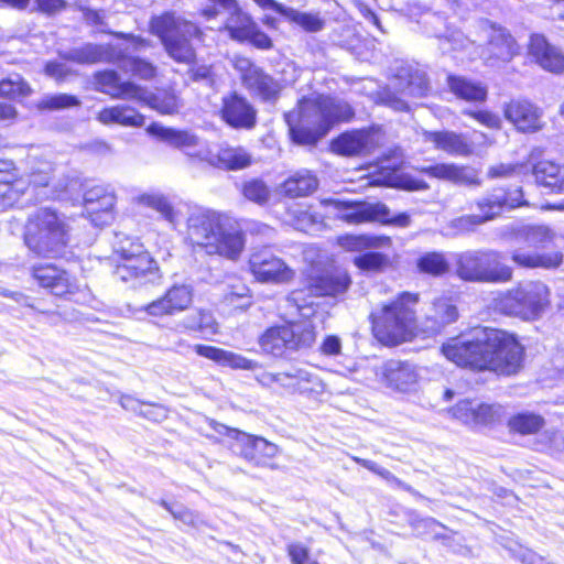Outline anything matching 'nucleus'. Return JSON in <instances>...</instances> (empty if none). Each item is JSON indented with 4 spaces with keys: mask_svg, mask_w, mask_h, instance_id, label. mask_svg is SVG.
<instances>
[{
    "mask_svg": "<svg viewBox=\"0 0 564 564\" xmlns=\"http://www.w3.org/2000/svg\"><path fill=\"white\" fill-rule=\"evenodd\" d=\"M352 116L350 107L336 102L327 96L303 97L299 110L284 113L292 141L302 145H314L340 120Z\"/></svg>",
    "mask_w": 564,
    "mask_h": 564,
    "instance_id": "2",
    "label": "nucleus"
},
{
    "mask_svg": "<svg viewBox=\"0 0 564 564\" xmlns=\"http://www.w3.org/2000/svg\"><path fill=\"white\" fill-rule=\"evenodd\" d=\"M31 93L30 86L17 75L0 82V96L8 98L24 97Z\"/></svg>",
    "mask_w": 564,
    "mask_h": 564,
    "instance_id": "55",
    "label": "nucleus"
},
{
    "mask_svg": "<svg viewBox=\"0 0 564 564\" xmlns=\"http://www.w3.org/2000/svg\"><path fill=\"white\" fill-rule=\"evenodd\" d=\"M110 51V45L86 43L83 46L61 52L59 56L65 61L77 64H96L99 62H113L115 56Z\"/></svg>",
    "mask_w": 564,
    "mask_h": 564,
    "instance_id": "35",
    "label": "nucleus"
},
{
    "mask_svg": "<svg viewBox=\"0 0 564 564\" xmlns=\"http://www.w3.org/2000/svg\"><path fill=\"white\" fill-rule=\"evenodd\" d=\"M32 276L41 288L55 296H66L77 291L75 279L67 271L52 263L33 265Z\"/></svg>",
    "mask_w": 564,
    "mask_h": 564,
    "instance_id": "22",
    "label": "nucleus"
},
{
    "mask_svg": "<svg viewBox=\"0 0 564 564\" xmlns=\"http://www.w3.org/2000/svg\"><path fill=\"white\" fill-rule=\"evenodd\" d=\"M224 302L236 310L245 311L251 306L252 296L249 288L245 283L237 281L227 286Z\"/></svg>",
    "mask_w": 564,
    "mask_h": 564,
    "instance_id": "51",
    "label": "nucleus"
},
{
    "mask_svg": "<svg viewBox=\"0 0 564 564\" xmlns=\"http://www.w3.org/2000/svg\"><path fill=\"white\" fill-rule=\"evenodd\" d=\"M371 135L365 130H355L340 134L334 142L333 149L341 155H358L368 150Z\"/></svg>",
    "mask_w": 564,
    "mask_h": 564,
    "instance_id": "43",
    "label": "nucleus"
},
{
    "mask_svg": "<svg viewBox=\"0 0 564 564\" xmlns=\"http://www.w3.org/2000/svg\"><path fill=\"white\" fill-rule=\"evenodd\" d=\"M113 63H117L118 67L124 73L143 80H150L156 75V67L151 62L138 56L122 55L119 53L115 57Z\"/></svg>",
    "mask_w": 564,
    "mask_h": 564,
    "instance_id": "46",
    "label": "nucleus"
},
{
    "mask_svg": "<svg viewBox=\"0 0 564 564\" xmlns=\"http://www.w3.org/2000/svg\"><path fill=\"white\" fill-rule=\"evenodd\" d=\"M425 173L432 177L448 181L457 185H480L475 171L467 166L454 163H438L425 169Z\"/></svg>",
    "mask_w": 564,
    "mask_h": 564,
    "instance_id": "34",
    "label": "nucleus"
},
{
    "mask_svg": "<svg viewBox=\"0 0 564 564\" xmlns=\"http://www.w3.org/2000/svg\"><path fill=\"white\" fill-rule=\"evenodd\" d=\"M96 89L109 95L113 99L133 100L141 97V86L133 82H121L120 76L115 70L97 72L94 76Z\"/></svg>",
    "mask_w": 564,
    "mask_h": 564,
    "instance_id": "26",
    "label": "nucleus"
},
{
    "mask_svg": "<svg viewBox=\"0 0 564 564\" xmlns=\"http://www.w3.org/2000/svg\"><path fill=\"white\" fill-rule=\"evenodd\" d=\"M466 115L475 118L481 124L490 128V129H500L502 121L500 117L494 112L487 110H478V111H465Z\"/></svg>",
    "mask_w": 564,
    "mask_h": 564,
    "instance_id": "61",
    "label": "nucleus"
},
{
    "mask_svg": "<svg viewBox=\"0 0 564 564\" xmlns=\"http://www.w3.org/2000/svg\"><path fill=\"white\" fill-rule=\"evenodd\" d=\"M549 288L540 281L519 283L494 299L495 308L508 316L523 321H534L541 317L550 303Z\"/></svg>",
    "mask_w": 564,
    "mask_h": 564,
    "instance_id": "7",
    "label": "nucleus"
},
{
    "mask_svg": "<svg viewBox=\"0 0 564 564\" xmlns=\"http://www.w3.org/2000/svg\"><path fill=\"white\" fill-rule=\"evenodd\" d=\"M522 197L523 194L520 187L510 189H505L502 187L494 188L490 193L475 202L476 208L479 213L454 218L451 221V227L460 232L471 231L479 225H482L500 215L506 208L512 209L524 205L525 202L522 200Z\"/></svg>",
    "mask_w": 564,
    "mask_h": 564,
    "instance_id": "12",
    "label": "nucleus"
},
{
    "mask_svg": "<svg viewBox=\"0 0 564 564\" xmlns=\"http://www.w3.org/2000/svg\"><path fill=\"white\" fill-rule=\"evenodd\" d=\"M351 284V279L347 271L332 270L318 274L310 275L305 281V288L292 291L286 302L296 307L300 315L307 317L310 313L305 312L313 305V301L306 297L330 296L337 297L347 292Z\"/></svg>",
    "mask_w": 564,
    "mask_h": 564,
    "instance_id": "13",
    "label": "nucleus"
},
{
    "mask_svg": "<svg viewBox=\"0 0 564 564\" xmlns=\"http://www.w3.org/2000/svg\"><path fill=\"white\" fill-rule=\"evenodd\" d=\"M45 74L54 78L56 82H64L70 74V68L61 62H48L45 65Z\"/></svg>",
    "mask_w": 564,
    "mask_h": 564,
    "instance_id": "64",
    "label": "nucleus"
},
{
    "mask_svg": "<svg viewBox=\"0 0 564 564\" xmlns=\"http://www.w3.org/2000/svg\"><path fill=\"white\" fill-rule=\"evenodd\" d=\"M456 275L466 282L505 283L512 279V269L501 262L495 250H468L455 256Z\"/></svg>",
    "mask_w": 564,
    "mask_h": 564,
    "instance_id": "9",
    "label": "nucleus"
},
{
    "mask_svg": "<svg viewBox=\"0 0 564 564\" xmlns=\"http://www.w3.org/2000/svg\"><path fill=\"white\" fill-rule=\"evenodd\" d=\"M354 263L362 271H378L388 263V258L381 252H366L355 257Z\"/></svg>",
    "mask_w": 564,
    "mask_h": 564,
    "instance_id": "56",
    "label": "nucleus"
},
{
    "mask_svg": "<svg viewBox=\"0 0 564 564\" xmlns=\"http://www.w3.org/2000/svg\"><path fill=\"white\" fill-rule=\"evenodd\" d=\"M54 165L50 161H30V172L25 189V203H42L44 200L74 199L82 188L77 177L65 176L57 181L52 180Z\"/></svg>",
    "mask_w": 564,
    "mask_h": 564,
    "instance_id": "8",
    "label": "nucleus"
},
{
    "mask_svg": "<svg viewBox=\"0 0 564 564\" xmlns=\"http://www.w3.org/2000/svg\"><path fill=\"white\" fill-rule=\"evenodd\" d=\"M84 207L91 217V223L106 224L110 218V212L115 206V195L102 186L88 188L84 195Z\"/></svg>",
    "mask_w": 564,
    "mask_h": 564,
    "instance_id": "30",
    "label": "nucleus"
},
{
    "mask_svg": "<svg viewBox=\"0 0 564 564\" xmlns=\"http://www.w3.org/2000/svg\"><path fill=\"white\" fill-rule=\"evenodd\" d=\"M195 351L197 355L210 359L220 366L229 367L236 370H256L261 368V365L252 359H248L242 355L234 351L225 350L223 348L207 346V345H195Z\"/></svg>",
    "mask_w": 564,
    "mask_h": 564,
    "instance_id": "32",
    "label": "nucleus"
},
{
    "mask_svg": "<svg viewBox=\"0 0 564 564\" xmlns=\"http://www.w3.org/2000/svg\"><path fill=\"white\" fill-rule=\"evenodd\" d=\"M417 295L404 292L397 300L370 314L376 338L386 345H398L412 334Z\"/></svg>",
    "mask_w": 564,
    "mask_h": 564,
    "instance_id": "6",
    "label": "nucleus"
},
{
    "mask_svg": "<svg viewBox=\"0 0 564 564\" xmlns=\"http://www.w3.org/2000/svg\"><path fill=\"white\" fill-rule=\"evenodd\" d=\"M26 183L23 178L14 181H0V212L14 206L24 207Z\"/></svg>",
    "mask_w": 564,
    "mask_h": 564,
    "instance_id": "44",
    "label": "nucleus"
},
{
    "mask_svg": "<svg viewBox=\"0 0 564 564\" xmlns=\"http://www.w3.org/2000/svg\"><path fill=\"white\" fill-rule=\"evenodd\" d=\"M186 330L216 333L217 323L209 311L198 310L183 318L180 324Z\"/></svg>",
    "mask_w": 564,
    "mask_h": 564,
    "instance_id": "50",
    "label": "nucleus"
},
{
    "mask_svg": "<svg viewBox=\"0 0 564 564\" xmlns=\"http://www.w3.org/2000/svg\"><path fill=\"white\" fill-rule=\"evenodd\" d=\"M246 41L261 50H268L272 46L271 39L260 30L257 23L253 24V29H250V33L246 36Z\"/></svg>",
    "mask_w": 564,
    "mask_h": 564,
    "instance_id": "63",
    "label": "nucleus"
},
{
    "mask_svg": "<svg viewBox=\"0 0 564 564\" xmlns=\"http://www.w3.org/2000/svg\"><path fill=\"white\" fill-rule=\"evenodd\" d=\"M452 416L468 426H486L502 421L506 412L500 404L462 400L449 410Z\"/></svg>",
    "mask_w": 564,
    "mask_h": 564,
    "instance_id": "18",
    "label": "nucleus"
},
{
    "mask_svg": "<svg viewBox=\"0 0 564 564\" xmlns=\"http://www.w3.org/2000/svg\"><path fill=\"white\" fill-rule=\"evenodd\" d=\"M138 203L140 205L150 207L158 213L161 214V216L167 220L170 224L174 225L177 220V213L174 209V207L171 205L169 199L159 193H147L142 194L138 197Z\"/></svg>",
    "mask_w": 564,
    "mask_h": 564,
    "instance_id": "48",
    "label": "nucleus"
},
{
    "mask_svg": "<svg viewBox=\"0 0 564 564\" xmlns=\"http://www.w3.org/2000/svg\"><path fill=\"white\" fill-rule=\"evenodd\" d=\"M533 175L539 185L550 189L551 193L564 192V165L553 161H540L533 166Z\"/></svg>",
    "mask_w": 564,
    "mask_h": 564,
    "instance_id": "39",
    "label": "nucleus"
},
{
    "mask_svg": "<svg viewBox=\"0 0 564 564\" xmlns=\"http://www.w3.org/2000/svg\"><path fill=\"white\" fill-rule=\"evenodd\" d=\"M322 205L332 207L340 219L348 224H362L368 221L391 223L405 227L410 223V217L405 213H401L390 218L389 208L382 203L369 202H348L335 198L322 200Z\"/></svg>",
    "mask_w": 564,
    "mask_h": 564,
    "instance_id": "14",
    "label": "nucleus"
},
{
    "mask_svg": "<svg viewBox=\"0 0 564 564\" xmlns=\"http://www.w3.org/2000/svg\"><path fill=\"white\" fill-rule=\"evenodd\" d=\"M80 100L69 94H53L45 95L36 105L40 110L58 111L73 107H78Z\"/></svg>",
    "mask_w": 564,
    "mask_h": 564,
    "instance_id": "52",
    "label": "nucleus"
},
{
    "mask_svg": "<svg viewBox=\"0 0 564 564\" xmlns=\"http://www.w3.org/2000/svg\"><path fill=\"white\" fill-rule=\"evenodd\" d=\"M245 87L264 102H275L282 85L259 67H250L242 76Z\"/></svg>",
    "mask_w": 564,
    "mask_h": 564,
    "instance_id": "29",
    "label": "nucleus"
},
{
    "mask_svg": "<svg viewBox=\"0 0 564 564\" xmlns=\"http://www.w3.org/2000/svg\"><path fill=\"white\" fill-rule=\"evenodd\" d=\"M525 242L531 247H544L553 239L549 227L543 225L528 226L522 230Z\"/></svg>",
    "mask_w": 564,
    "mask_h": 564,
    "instance_id": "54",
    "label": "nucleus"
},
{
    "mask_svg": "<svg viewBox=\"0 0 564 564\" xmlns=\"http://www.w3.org/2000/svg\"><path fill=\"white\" fill-rule=\"evenodd\" d=\"M141 90L142 96L135 97L132 101H138L143 105H147L151 109H154L162 115L176 113L182 107L178 97L173 91L159 90L158 93L153 94L148 91V89L142 86Z\"/></svg>",
    "mask_w": 564,
    "mask_h": 564,
    "instance_id": "40",
    "label": "nucleus"
},
{
    "mask_svg": "<svg viewBox=\"0 0 564 564\" xmlns=\"http://www.w3.org/2000/svg\"><path fill=\"white\" fill-rule=\"evenodd\" d=\"M440 40V48L443 53L464 51L473 45V42L460 31H452L448 35L442 36Z\"/></svg>",
    "mask_w": 564,
    "mask_h": 564,
    "instance_id": "57",
    "label": "nucleus"
},
{
    "mask_svg": "<svg viewBox=\"0 0 564 564\" xmlns=\"http://www.w3.org/2000/svg\"><path fill=\"white\" fill-rule=\"evenodd\" d=\"M228 13L225 30L238 42H245L246 36L256 23L252 17L245 12L237 0H208Z\"/></svg>",
    "mask_w": 564,
    "mask_h": 564,
    "instance_id": "25",
    "label": "nucleus"
},
{
    "mask_svg": "<svg viewBox=\"0 0 564 564\" xmlns=\"http://www.w3.org/2000/svg\"><path fill=\"white\" fill-rule=\"evenodd\" d=\"M529 54L543 69L554 74L564 72V54L558 47L551 45L544 35H531Z\"/></svg>",
    "mask_w": 564,
    "mask_h": 564,
    "instance_id": "27",
    "label": "nucleus"
},
{
    "mask_svg": "<svg viewBox=\"0 0 564 564\" xmlns=\"http://www.w3.org/2000/svg\"><path fill=\"white\" fill-rule=\"evenodd\" d=\"M149 30L159 37L166 54L176 63L191 64L195 59L196 53L191 41L203 36L197 24L174 11H166L150 19Z\"/></svg>",
    "mask_w": 564,
    "mask_h": 564,
    "instance_id": "5",
    "label": "nucleus"
},
{
    "mask_svg": "<svg viewBox=\"0 0 564 564\" xmlns=\"http://www.w3.org/2000/svg\"><path fill=\"white\" fill-rule=\"evenodd\" d=\"M318 186L317 177L308 170H300L280 186L283 195L296 198L312 194Z\"/></svg>",
    "mask_w": 564,
    "mask_h": 564,
    "instance_id": "41",
    "label": "nucleus"
},
{
    "mask_svg": "<svg viewBox=\"0 0 564 564\" xmlns=\"http://www.w3.org/2000/svg\"><path fill=\"white\" fill-rule=\"evenodd\" d=\"M249 268L259 282L285 283L294 276V271L268 248L250 256Z\"/></svg>",
    "mask_w": 564,
    "mask_h": 564,
    "instance_id": "17",
    "label": "nucleus"
},
{
    "mask_svg": "<svg viewBox=\"0 0 564 564\" xmlns=\"http://www.w3.org/2000/svg\"><path fill=\"white\" fill-rule=\"evenodd\" d=\"M352 459L357 464H359L362 467L367 468L368 470L379 475L383 479L395 484L400 488L405 489V490H410L411 489V487L409 485H406L405 482H403L402 480L397 478L390 470L379 466L376 462L369 460V459H365V458H359V457H352Z\"/></svg>",
    "mask_w": 564,
    "mask_h": 564,
    "instance_id": "58",
    "label": "nucleus"
},
{
    "mask_svg": "<svg viewBox=\"0 0 564 564\" xmlns=\"http://www.w3.org/2000/svg\"><path fill=\"white\" fill-rule=\"evenodd\" d=\"M115 250L120 256V262L115 269V275L119 280L139 286L154 283L160 278L156 262L142 243L126 237L117 241Z\"/></svg>",
    "mask_w": 564,
    "mask_h": 564,
    "instance_id": "10",
    "label": "nucleus"
},
{
    "mask_svg": "<svg viewBox=\"0 0 564 564\" xmlns=\"http://www.w3.org/2000/svg\"><path fill=\"white\" fill-rule=\"evenodd\" d=\"M512 261L523 268H556L563 261V254L561 252L550 253H529L520 250H516L511 254Z\"/></svg>",
    "mask_w": 564,
    "mask_h": 564,
    "instance_id": "45",
    "label": "nucleus"
},
{
    "mask_svg": "<svg viewBox=\"0 0 564 564\" xmlns=\"http://www.w3.org/2000/svg\"><path fill=\"white\" fill-rule=\"evenodd\" d=\"M467 134V145L470 149V155L479 153L481 150L490 147L494 140L481 131L474 130Z\"/></svg>",
    "mask_w": 564,
    "mask_h": 564,
    "instance_id": "59",
    "label": "nucleus"
},
{
    "mask_svg": "<svg viewBox=\"0 0 564 564\" xmlns=\"http://www.w3.org/2000/svg\"><path fill=\"white\" fill-rule=\"evenodd\" d=\"M421 273L441 276L448 272L449 262L443 252L431 251L423 253L416 262Z\"/></svg>",
    "mask_w": 564,
    "mask_h": 564,
    "instance_id": "47",
    "label": "nucleus"
},
{
    "mask_svg": "<svg viewBox=\"0 0 564 564\" xmlns=\"http://www.w3.org/2000/svg\"><path fill=\"white\" fill-rule=\"evenodd\" d=\"M225 215L213 209H196L187 219V237L208 254L237 259L245 247L243 234L225 227Z\"/></svg>",
    "mask_w": 564,
    "mask_h": 564,
    "instance_id": "4",
    "label": "nucleus"
},
{
    "mask_svg": "<svg viewBox=\"0 0 564 564\" xmlns=\"http://www.w3.org/2000/svg\"><path fill=\"white\" fill-rule=\"evenodd\" d=\"M442 352L458 367L510 376L521 369L524 350L514 335L494 327L477 326L443 344Z\"/></svg>",
    "mask_w": 564,
    "mask_h": 564,
    "instance_id": "1",
    "label": "nucleus"
},
{
    "mask_svg": "<svg viewBox=\"0 0 564 564\" xmlns=\"http://www.w3.org/2000/svg\"><path fill=\"white\" fill-rule=\"evenodd\" d=\"M194 288L189 283H174L159 299L143 306L152 317L173 316L186 311L193 303Z\"/></svg>",
    "mask_w": 564,
    "mask_h": 564,
    "instance_id": "16",
    "label": "nucleus"
},
{
    "mask_svg": "<svg viewBox=\"0 0 564 564\" xmlns=\"http://www.w3.org/2000/svg\"><path fill=\"white\" fill-rule=\"evenodd\" d=\"M424 140L434 144L435 149L453 156H470L467 134L455 131H425Z\"/></svg>",
    "mask_w": 564,
    "mask_h": 564,
    "instance_id": "33",
    "label": "nucleus"
},
{
    "mask_svg": "<svg viewBox=\"0 0 564 564\" xmlns=\"http://www.w3.org/2000/svg\"><path fill=\"white\" fill-rule=\"evenodd\" d=\"M292 564H305L310 556V549L300 542H292L286 546Z\"/></svg>",
    "mask_w": 564,
    "mask_h": 564,
    "instance_id": "62",
    "label": "nucleus"
},
{
    "mask_svg": "<svg viewBox=\"0 0 564 564\" xmlns=\"http://www.w3.org/2000/svg\"><path fill=\"white\" fill-rule=\"evenodd\" d=\"M429 90V83L423 76L420 75H413L411 76V79L409 80L405 88H403V93L408 96L412 97H422L426 95Z\"/></svg>",
    "mask_w": 564,
    "mask_h": 564,
    "instance_id": "60",
    "label": "nucleus"
},
{
    "mask_svg": "<svg viewBox=\"0 0 564 564\" xmlns=\"http://www.w3.org/2000/svg\"><path fill=\"white\" fill-rule=\"evenodd\" d=\"M148 131L167 144L181 149L191 156L198 158L199 151H206L203 149L200 139L186 130H177L173 128L163 127L159 123H152Z\"/></svg>",
    "mask_w": 564,
    "mask_h": 564,
    "instance_id": "28",
    "label": "nucleus"
},
{
    "mask_svg": "<svg viewBox=\"0 0 564 564\" xmlns=\"http://www.w3.org/2000/svg\"><path fill=\"white\" fill-rule=\"evenodd\" d=\"M382 377L388 387L401 392L411 390L417 380L414 365L394 359L383 364Z\"/></svg>",
    "mask_w": 564,
    "mask_h": 564,
    "instance_id": "31",
    "label": "nucleus"
},
{
    "mask_svg": "<svg viewBox=\"0 0 564 564\" xmlns=\"http://www.w3.org/2000/svg\"><path fill=\"white\" fill-rule=\"evenodd\" d=\"M198 159L224 171L243 170L251 165L252 155L243 147L221 144L216 151H199Z\"/></svg>",
    "mask_w": 564,
    "mask_h": 564,
    "instance_id": "23",
    "label": "nucleus"
},
{
    "mask_svg": "<svg viewBox=\"0 0 564 564\" xmlns=\"http://www.w3.org/2000/svg\"><path fill=\"white\" fill-rule=\"evenodd\" d=\"M268 10H273L290 22L297 24L306 32H319L325 26V22L321 19L318 13L301 12L293 8L285 7L275 0H271L268 3Z\"/></svg>",
    "mask_w": 564,
    "mask_h": 564,
    "instance_id": "36",
    "label": "nucleus"
},
{
    "mask_svg": "<svg viewBox=\"0 0 564 564\" xmlns=\"http://www.w3.org/2000/svg\"><path fill=\"white\" fill-rule=\"evenodd\" d=\"M316 340L315 327L311 323H286L269 327L259 337L262 351L274 357L311 348Z\"/></svg>",
    "mask_w": 564,
    "mask_h": 564,
    "instance_id": "11",
    "label": "nucleus"
},
{
    "mask_svg": "<svg viewBox=\"0 0 564 564\" xmlns=\"http://www.w3.org/2000/svg\"><path fill=\"white\" fill-rule=\"evenodd\" d=\"M98 119L105 123H117L126 127H142L145 122L143 115L127 105H117L102 109Z\"/></svg>",
    "mask_w": 564,
    "mask_h": 564,
    "instance_id": "42",
    "label": "nucleus"
},
{
    "mask_svg": "<svg viewBox=\"0 0 564 564\" xmlns=\"http://www.w3.org/2000/svg\"><path fill=\"white\" fill-rule=\"evenodd\" d=\"M449 90L459 99L470 102H482L487 99L488 90L480 82L464 76L448 75Z\"/></svg>",
    "mask_w": 564,
    "mask_h": 564,
    "instance_id": "38",
    "label": "nucleus"
},
{
    "mask_svg": "<svg viewBox=\"0 0 564 564\" xmlns=\"http://www.w3.org/2000/svg\"><path fill=\"white\" fill-rule=\"evenodd\" d=\"M242 194L256 204L263 205L270 198V189L267 184L258 178L247 181L242 186Z\"/></svg>",
    "mask_w": 564,
    "mask_h": 564,
    "instance_id": "53",
    "label": "nucleus"
},
{
    "mask_svg": "<svg viewBox=\"0 0 564 564\" xmlns=\"http://www.w3.org/2000/svg\"><path fill=\"white\" fill-rule=\"evenodd\" d=\"M221 119L237 130H250L257 123V110L253 105L237 91L221 98Z\"/></svg>",
    "mask_w": 564,
    "mask_h": 564,
    "instance_id": "20",
    "label": "nucleus"
},
{
    "mask_svg": "<svg viewBox=\"0 0 564 564\" xmlns=\"http://www.w3.org/2000/svg\"><path fill=\"white\" fill-rule=\"evenodd\" d=\"M482 31L487 39L484 55L491 65L495 62L508 63L519 54V45L506 28L485 22Z\"/></svg>",
    "mask_w": 564,
    "mask_h": 564,
    "instance_id": "19",
    "label": "nucleus"
},
{
    "mask_svg": "<svg viewBox=\"0 0 564 564\" xmlns=\"http://www.w3.org/2000/svg\"><path fill=\"white\" fill-rule=\"evenodd\" d=\"M215 430L235 438L239 455L256 466H270V460L278 454V446L263 437L231 430L223 424H218Z\"/></svg>",
    "mask_w": 564,
    "mask_h": 564,
    "instance_id": "15",
    "label": "nucleus"
},
{
    "mask_svg": "<svg viewBox=\"0 0 564 564\" xmlns=\"http://www.w3.org/2000/svg\"><path fill=\"white\" fill-rule=\"evenodd\" d=\"M457 317L458 311L452 300L447 297H440L433 302L426 315V327L432 333H438L445 326L454 323Z\"/></svg>",
    "mask_w": 564,
    "mask_h": 564,
    "instance_id": "37",
    "label": "nucleus"
},
{
    "mask_svg": "<svg viewBox=\"0 0 564 564\" xmlns=\"http://www.w3.org/2000/svg\"><path fill=\"white\" fill-rule=\"evenodd\" d=\"M508 425L511 431L519 434H534L543 427L544 419L535 413L521 412L509 419Z\"/></svg>",
    "mask_w": 564,
    "mask_h": 564,
    "instance_id": "49",
    "label": "nucleus"
},
{
    "mask_svg": "<svg viewBox=\"0 0 564 564\" xmlns=\"http://www.w3.org/2000/svg\"><path fill=\"white\" fill-rule=\"evenodd\" d=\"M278 384L290 393L311 394L324 390L318 376L296 365L278 372Z\"/></svg>",
    "mask_w": 564,
    "mask_h": 564,
    "instance_id": "24",
    "label": "nucleus"
},
{
    "mask_svg": "<svg viewBox=\"0 0 564 564\" xmlns=\"http://www.w3.org/2000/svg\"><path fill=\"white\" fill-rule=\"evenodd\" d=\"M505 118L522 133H534L540 131L544 123L543 111L525 99H513L503 106Z\"/></svg>",
    "mask_w": 564,
    "mask_h": 564,
    "instance_id": "21",
    "label": "nucleus"
},
{
    "mask_svg": "<svg viewBox=\"0 0 564 564\" xmlns=\"http://www.w3.org/2000/svg\"><path fill=\"white\" fill-rule=\"evenodd\" d=\"M72 231V219L68 216L52 207H40L26 217L23 241L39 257L57 258L68 247Z\"/></svg>",
    "mask_w": 564,
    "mask_h": 564,
    "instance_id": "3",
    "label": "nucleus"
}]
</instances>
